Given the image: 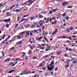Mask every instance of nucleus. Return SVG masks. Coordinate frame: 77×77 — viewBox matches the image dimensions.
I'll list each match as a JSON object with an SVG mask.
<instances>
[{"label":"nucleus","mask_w":77,"mask_h":77,"mask_svg":"<svg viewBox=\"0 0 77 77\" xmlns=\"http://www.w3.org/2000/svg\"><path fill=\"white\" fill-rule=\"evenodd\" d=\"M10 59H11V58H7V61H8V62H9V61L10 60Z\"/></svg>","instance_id":"680f3d73"},{"label":"nucleus","mask_w":77,"mask_h":77,"mask_svg":"<svg viewBox=\"0 0 77 77\" xmlns=\"http://www.w3.org/2000/svg\"><path fill=\"white\" fill-rule=\"evenodd\" d=\"M33 20H34V17H33V16L32 17H31L30 18V20H31V21H32Z\"/></svg>","instance_id":"8fccbe9b"},{"label":"nucleus","mask_w":77,"mask_h":77,"mask_svg":"<svg viewBox=\"0 0 77 77\" xmlns=\"http://www.w3.org/2000/svg\"><path fill=\"white\" fill-rule=\"evenodd\" d=\"M29 15H30V14H28L26 15H24L23 16V18H25V17H28V16H29Z\"/></svg>","instance_id":"c85d7f7f"},{"label":"nucleus","mask_w":77,"mask_h":77,"mask_svg":"<svg viewBox=\"0 0 77 77\" xmlns=\"http://www.w3.org/2000/svg\"><path fill=\"white\" fill-rule=\"evenodd\" d=\"M38 48H41V47H42V46H41V45L38 44Z\"/></svg>","instance_id":"58836bf2"},{"label":"nucleus","mask_w":77,"mask_h":77,"mask_svg":"<svg viewBox=\"0 0 77 77\" xmlns=\"http://www.w3.org/2000/svg\"><path fill=\"white\" fill-rule=\"evenodd\" d=\"M32 31H30V32H29V35L30 36H32L33 35V34L32 33Z\"/></svg>","instance_id":"4c0bfd02"},{"label":"nucleus","mask_w":77,"mask_h":77,"mask_svg":"<svg viewBox=\"0 0 77 77\" xmlns=\"http://www.w3.org/2000/svg\"><path fill=\"white\" fill-rule=\"evenodd\" d=\"M66 12H65L63 14H60V15H61L63 17H65L66 16Z\"/></svg>","instance_id":"bb28decb"},{"label":"nucleus","mask_w":77,"mask_h":77,"mask_svg":"<svg viewBox=\"0 0 77 77\" xmlns=\"http://www.w3.org/2000/svg\"><path fill=\"white\" fill-rule=\"evenodd\" d=\"M43 24H44L43 22L40 20L38 23L37 24L36 27L38 28H41L40 27H42Z\"/></svg>","instance_id":"f257e3e1"},{"label":"nucleus","mask_w":77,"mask_h":77,"mask_svg":"<svg viewBox=\"0 0 77 77\" xmlns=\"http://www.w3.org/2000/svg\"><path fill=\"white\" fill-rule=\"evenodd\" d=\"M35 47H35L34 46H32L31 47H30V48L31 49V50H33L34 48H35Z\"/></svg>","instance_id":"412c9836"},{"label":"nucleus","mask_w":77,"mask_h":77,"mask_svg":"<svg viewBox=\"0 0 77 77\" xmlns=\"http://www.w3.org/2000/svg\"><path fill=\"white\" fill-rule=\"evenodd\" d=\"M56 32H52V35H56Z\"/></svg>","instance_id":"4d7b16f0"},{"label":"nucleus","mask_w":77,"mask_h":77,"mask_svg":"<svg viewBox=\"0 0 77 77\" xmlns=\"http://www.w3.org/2000/svg\"><path fill=\"white\" fill-rule=\"evenodd\" d=\"M15 46H13L12 48L9 49V51L10 52L11 50H15Z\"/></svg>","instance_id":"dca6fc26"},{"label":"nucleus","mask_w":77,"mask_h":77,"mask_svg":"<svg viewBox=\"0 0 77 77\" xmlns=\"http://www.w3.org/2000/svg\"><path fill=\"white\" fill-rule=\"evenodd\" d=\"M66 60H67L66 61H65L64 63H66V64H69V62H70V60L67 59H66Z\"/></svg>","instance_id":"9b49d317"},{"label":"nucleus","mask_w":77,"mask_h":77,"mask_svg":"<svg viewBox=\"0 0 77 77\" xmlns=\"http://www.w3.org/2000/svg\"><path fill=\"white\" fill-rule=\"evenodd\" d=\"M32 51L31 50H29V51L28 52V54H29V55H30V54H32Z\"/></svg>","instance_id":"aec40b11"},{"label":"nucleus","mask_w":77,"mask_h":77,"mask_svg":"<svg viewBox=\"0 0 77 77\" xmlns=\"http://www.w3.org/2000/svg\"><path fill=\"white\" fill-rule=\"evenodd\" d=\"M42 38H43V37L42 36H41L40 37H39L38 38V39H36V40L37 41H39V40H40V39H41Z\"/></svg>","instance_id":"c756f323"},{"label":"nucleus","mask_w":77,"mask_h":77,"mask_svg":"<svg viewBox=\"0 0 77 77\" xmlns=\"http://www.w3.org/2000/svg\"><path fill=\"white\" fill-rule=\"evenodd\" d=\"M29 17H28L27 18V19H25V21L23 23H22V24H24V23H26V21H27L29 19Z\"/></svg>","instance_id":"4be33fe9"},{"label":"nucleus","mask_w":77,"mask_h":77,"mask_svg":"<svg viewBox=\"0 0 77 77\" xmlns=\"http://www.w3.org/2000/svg\"><path fill=\"white\" fill-rule=\"evenodd\" d=\"M29 42L30 44H32L35 43V39L34 38H32V39H29Z\"/></svg>","instance_id":"39448f33"},{"label":"nucleus","mask_w":77,"mask_h":77,"mask_svg":"<svg viewBox=\"0 0 77 77\" xmlns=\"http://www.w3.org/2000/svg\"><path fill=\"white\" fill-rule=\"evenodd\" d=\"M4 21L5 23H8V22H10L11 21V18H9L8 19L4 20Z\"/></svg>","instance_id":"1a4fd4ad"},{"label":"nucleus","mask_w":77,"mask_h":77,"mask_svg":"<svg viewBox=\"0 0 77 77\" xmlns=\"http://www.w3.org/2000/svg\"><path fill=\"white\" fill-rule=\"evenodd\" d=\"M37 32L38 33H41V29H37Z\"/></svg>","instance_id":"7c9ffc66"},{"label":"nucleus","mask_w":77,"mask_h":77,"mask_svg":"<svg viewBox=\"0 0 77 77\" xmlns=\"http://www.w3.org/2000/svg\"><path fill=\"white\" fill-rule=\"evenodd\" d=\"M49 21H50V22H49L50 23H51L52 25H54V23H53V22L52 20L51 19H49Z\"/></svg>","instance_id":"a211bd4d"},{"label":"nucleus","mask_w":77,"mask_h":77,"mask_svg":"<svg viewBox=\"0 0 77 77\" xmlns=\"http://www.w3.org/2000/svg\"><path fill=\"white\" fill-rule=\"evenodd\" d=\"M37 30H34V31H31V32L32 33H35L37 32Z\"/></svg>","instance_id":"cd10ccee"},{"label":"nucleus","mask_w":77,"mask_h":77,"mask_svg":"<svg viewBox=\"0 0 77 77\" xmlns=\"http://www.w3.org/2000/svg\"><path fill=\"white\" fill-rule=\"evenodd\" d=\"M74 64H75L77 63V60H75V61H74L72 62Z\"/></svg>","instance_id":"e433bc0d"},{"label":"nucleus","mask_w":77,"mask_h":77,"mask_svg":"<svg viewBox=\"0 0 77 77\" xmlns=\"http://www.w3.org/2000/svg\"><path fill=\"white\" fill-rule=\"evenodd\" d=\"M24 34H25V37L26 38H28L29 36V32H30V31H25L23 32Z\"/></svg>","instance_id":"f03ea898"},{"label":"nucleus","mask_w":77,"mask_h":77,"mask_svg":"<svg viewBox=\"0 0 77 77\" xmlns=\"http://www.w3.org/2000/svg\"><path fill=\"white\" fill-rule=\"evenodd\" d=\"M25 41V39H22L20 41L18 42H16V44L17 45H21L22 42H23V41Z\"/></svg>","instance_id":"20e7f679"},{"label":"nucleus","mask_w":77,"mask_h":77,"mask_svg":"<svg viewBox=\"0 0 77 77\" xmlns=\"http://www.w3.org/2000/svg\"><path fill=\"white\" fill-rule=\"evenodd\" d=\"M1 3H3L4 6H5L6 4H7V3L6 2H2Z\"/></svg>","instance_id":"37998d69"},{"label":"nucleus","mask_w":77,"mask_h":77,"mask_svg":"<svg viewBox=\"0 0 77 77\" xmlns=\"http://www.w3.org/2000/svg\"><path fill=\"white\" fill-rule=\"evenodd\" d=\"M20 59V58H17L15 59L16 61H17V60H19Z\"/></svg>","instance_id":"774afa93"},{"label":"nucleus","mask_w":77,"mask_h":77,"mask_svg":"<svg viewBox=\"0 0 77 77\" xmlns=\"http://www.w3.org/2000/svg\"><path fill=\"white\" fill-rule=\"evenodd\" d=\"M38 19H40V20H42L44 18V16L41 15V14H38Z\"/></svg>","instance_id":"6e6552de"},{"label":"nucleus","mask_w":77,"mask_h":77,"mask_svg":"<svg viewBox=\"0 0 77 77\" xmlns=\"http://www.w3.org/2000/svg\"><path fill=\"white\" fill-rule=\"evenodd\" d=\"M51 58H52V59H53V60H52V61H54V57H54V56H51Z\"/></svg>","instance_id":"72a5a7b5"},{"label":"nucleus","mask_w":77,"mask_h":77,"mask_svg":"<svg viewBox=\"0 0 77 77\" xmlns=\"http://www.w3.org/2000/svg\"><path fill=\"white\" fill-rule=\"evenodd\" d=\"M56 30L55 31H53L54 32H55V33H57V31H58V29L56 28Z\"/></svg>","instance_id":"c9c22d12"},{"label":"nucleus","mask_w":77,"mask_h":77,"mask_svg":"<svg viewBox=\"0 0 77 77\" xmlns=\"http://www.w3.org/2000/svg\"><path fill=\"white\" fill-rule=\"evenodd\" d=\"M51 63L52 64V65H53L54 63V61H52L51 62Z\"/></svg>","instance_id":"bf43d9fd"},{"label":"nucleus","mask_w":77,"mask_h":77,"mask_svg":"<svg viewBox=\"0 0 77 77\" xmlns=\"http://www.w3.org/2000/svg\"><path fill=\"white\" fill-rule=\"evenodd\" d=\"M68 77H73V76L72 75L71 73H70L68 75Z\"/></svg>","instance_id":"f704fd0d"},{"label":"nucleus","mask_w":77,"mask_h":77,"mask_svg":"<svg viewBox=\"0 0 77 77\" xmlns=\"http://www.w3.org/2000/svg\"><path fill=\"white\" fill-rule=\"evenodd\" d=\"M20 36L21 38V39L23 38H24V32L20 33Z\"/></svg>","instance_id":"0eeeda50"},{"label":"nucleus","mask_w":77,"mask_h":77,"mask_svg":"<svg viewBox=\"0 0 77 77\" xmlns=\"http://www.w3.org/2000/svg\"><path fill=\"white\" fill-rule=\"evenodd\" d=\"M72 38H77V37L75 35H72Z\"/></svg>","instance_id":"a18cd8bd"},{"label":"nucleus","mask_w":77,"mask_h":77,"mask_svg":"<svg viewBox=\"0 0 77 77\" xmlns=\"http://www.w3.org/2000/svg\"><path fill=\"white\" fill-rule=\"evenodd\" d=\"M68 3H69L68 2L65 1L64 2H63L62 4L63 5V6L64 7L65 6H66V5H68Z\"/></svg>","instance_id":"423d86ee"},{"label":"nucleus","mask_w":77,"mask_h":77,"mask_svg":"<svg viewBox=\"0 0 77 77\" xmlns=\"http://www.w3.org/2000/svg\"><path fill=\"white\" fill-rule=\"evenodd\" d=\"M69 47H66V51H67L68 50Z\"/></svg>","instance_id":"13d9d810"},{"label":"nucleus","mask_w":77,"mask_h":77,"mask_svg":"<svg viewBox=\"0 0 77 77\" xmlns=\"http://www.w3.org/2000/svg\"><path fill=\"white\" fill-rule=\"evenodd\" d=\"M51 49L48 48H46L45 49V51L46 52H47V51H49L50 50H51Z\"/></svg>","instance_id":"f3484780"},{"label":"nucleus","mask_w":77,"mask_h":77,"mask_svg":"<svg viewBox=\"0 0 77 77\" xmlns=\"http://www.w3.org/2000/svg\"><path fill=\"white\" fill-rule=\"evenodd\" d=\"M45 25H43V26L42 27V29L43 30L45 29Z\"/></svg>","instance_id":"09e8293b"},{"label":"nucleus","mask_w":77,"mask_h":77,"mask_svg":"<svg viewBox=\"0 0 77 77\" xmlns=\"http://www.w3.org/2000/svg\"><path fill=\"white\" fill-rule=\"evenodd\" d=\"M69 64H67L65 66V68L66 69H67V68L69 67Z\"/></svg>","instance_id":"473e14b6"},{"label":"nucleus","mask_w":77,"mask_h":77,"mask_svg":"<svg viewBox=\"0 0 77 77\" xmlns=\"http://www.w3.org/2000/svg\"><path fill=\"white\" fill-rule=\"evenodd\" d=\"M64 18H65V19H66V20L67 21H68V19H69V17L67 16L66 18L65 17Z\"/></svg>","instance_id":"603ef678"},{"label":"nucleus","mask_w":77,"mask_h":77,"mask_svg":"<svg viewBox=\"0 0 77 77\" xmlns=\"http://www.w3.org/2000/svg\"><path fill=\"white\" fill-rule=\"evenodd\" d=\"M51 20H54H54H56V18L55 17H53L52 18H51Z\"/></svg>","instance_id":"ea45409f"},{"label":"nucleus","mask_w":77,"mask_h":77,"mask_svg":"<svg viewBox=\"0 0 77 77\" xmlns=\"http://www.w3.org/2000/svg\"><path fill=\"white\" fill-rule=\"evenodd\" d=\"M11 61H14V62H15V61H16L15 58H13L11 60Z\"/></svg>","instance_id":"3c124183"},{"label":"nucleus","mask_w":77,"mask_h":77,"mask_svg":"<svg viewBox=\"0 0 77 77\" xmlns=\"http://www.w3.org/2000/svg\"><path fill=\"white\" fill-rule=\"evenodd\" d=\"M58 69V68L57 67L55 69V71H57V70Z\"/></svg>","instance_id":"338daca9"},{"label":"nucleus","mask_w":77,"mask_h":77,"mask_svg":"<svg viewBox=\"0 0 77 77\" xmlns=\"http://www.w3.org/2000/svg\"><path fill=\"white\" fill-rule=\"evenodd\" d=\"M44 38L45 41H46L47 42H49V41H48V39L46 38L45 37H44Z\"/></svg>","instance_id":"b1692460"},{"label":"nucleus","mask_w":77,"mask_h":77,"mask_svg":"<svg viewBox=\"0 0 77 77\" xmlns=\"http://www.w3.org/2000/svg\"><path fill=\"white\" fill-rule=\"evenodd\" d=\"M8 72V70H7L6 71H5L4 72L2 73V75H5L6 73Z\"/></svg>","instance_id":"6ab92c4d"},{"label":"nucleus","mask_w":77,"mask_h":77,"mask_svg":"<svg viewBox=\"0 0 77 77\" xmlns=\"http://www.w3.org/2000/svg\"><path fill=\"white\" fill-rule=\"evenodd\" d=\"M50 12L48 13V14H51L53 13V11H49Z\"/></svg>","instance_id":"de8ad7c7"},{"label":"nucleus","mask_w":77,"mask_h":77,"mask_svg":"<svg viewBox=\"0 0 77 77\" xmlns=\"http://www.w3.org/2000/svg\"><path fill=\"white\" fill-rule=\"evenodd\" d=\"M16 39H17L16 38H15V39L13 38H12L11 40L9 41V42H10V43H11V42H14V41H15Z\"/></svg>","instance_id":"f8f14e48"},{"label":"nucleus","mask_w":77,"mask_h":77,"mask_svg":"<svg viewBox=\"0 0 77 77\" xmlns=\"http://www.w3.org/2000/svg\"><path fill=\"white\" fill-rule=\"evenodd\" d=\"M11 14H12L11 13L8 14V15H7V17H9V16H11Z\"/></svg>","instance_id":"69168bd1"},{"label":"nucleus","mask_w":77,"mask_h":77,"mask_svg":"<svg viewBox=\"0 0 77 77\" xmlns=\"http://www.w3.org/2000/svg\"><path fill=\"white\" fill-rule=\"evenodd\" d=\"M41 22H42L44 24V23H45V21L44 20V19H43L42 20H40Z\"/></svg>","instance_id":"49530a36"},{"label":"nucleus","mask_w":77,"mask_h":77,"mask_svg":"<svg viewBox=\"0 0 77 77\" xmlns=\"http://www.w3.org/2000/svg\"><path fill=\"white\" fill-rule=\"evenodd\" d=\"M27 10H28V8L27 7L26 9H23V12H24V11H27Z\"/></svg>","instance_id":"c03bdc74"},{"label":"nucleus","mask_w":77,"mask_h":77,"mask_svg":"<svg viewBox=\"0 0 77 77\" xmlns=\"http://www.w3.org/2000/svg\"><path fill=\"white\" fill-rule=\"evenodd\" d=\"M20 11V9H16V12H19V11Z\"/></svg>","instance_id":"0e129e2a"},{"label":"nucleus","mask_w":77,"mask_h":77,"mask_svg":"<svg viewBox=\"0 0 77 77\" xmlns=\"http://www.w3.org/2000/svg\"><path fill=\"white\" fill-rule=\"evenodd\" d=\"M68 50L69 51H73L72 50H71V48H69V49Z\"/></svg>","instance_id":"e2e57ef3"},{"label":"nucleus","mask_w":77,"mask_h":77,"mask_svg":"<svg viewBox=\"0 0 77 77\" xmlns=\"http://www.w3.org/2000/svg\"><path fill=\"white\" fill-rule=\"evenodd\" d=\"M26 72V73L25 74L26 75L29 74H31V72H30V71L27 70Z\"/></svg>","instance_id":"393cba45"},{"label":"nucleus","mask_w":77,"mask_h":77,"mask_svg":"<svg viewBox=\"0 0 77 77\" xmlns=\"http://www.w3.org/2000/svg\"><path fill=\"white\" fill-rule=\"evenodd\" d=\"M57 20H56L53 23H54V24H56V23H57Z\"/></svg>","instance_id":"052dcab7"},{"label":"nucleus","mask_w":77,"mask_h":77,"mask_svg":"<svg viewBox=\"0 0 77 77\" xmlns=\"http://www.w3.org/2000/svg\"><path fill=\"white\" fill-rule=\"evenodd\" d=\"M9 26H10V24H7L6 25V28H8V27H9Z\"/></svg>","instance_id":"79ce46f5"},{"label":"nucleus","mask_w":77,"mask_h":77,"mask_svg":"<svg viewBox=\"0 0 77 77\" xmlns=\"http://www.w3.org/2000/svg\"><path fill=\"white\" fill-rule=\"evenodd\" d=\"M39 77V75H38L37 74H35V75L34 76V77Z\"/></svg>","instance_id":"a19ab883"},{"label":"nucleus","mask_w":77,"mask_h":77,"mask_svg":"<svg viewBox=\"0 0 77 77\" xmlns=\"http://www.w3.org/2000/svg\"><path fill=\"white\" fill-rule=\"evenodd\" d=\"M54 66H55V65L53 66L52 67H50V65H48L47 66L48 67V69L49 71H50L51 72V70L52 71L54 69Z\"/></svg>","instance_id":"7ed1b4c3"},{"label":"nucleus","mask_w":77,"mask_h":77,"mask_svg":"<svg viewBox=\"0 0 77 77\" xmlns=\"http://www.w3.org/2000/svg\"><path fill=\"white\" fill-rule=\"evenodd\" d=\"M36 0H30V1L31 2H32V3H33V2H35Z\"/></svg>","instance_id":"5fc2aeb1"},{"label":"nucleus","mask_w":77,"mask_h":77,"mask_svg":"<svg viewBox=\"0 0 77 77\" xmlns=\"http://www.w3.org/2000/svg\"><path fill=\"white\" fill-rule=\"evenodd\" d=\"M46 20L45 21V22L46 24H47V23H48L50 21V18L49 17L47 18Z\"/></svg>","instance_id":"4468645a"},{"label":"nucleus","mask_w":77,"mask_h":77,"mask_svg":"<svg viewBox=\"0 0 77 77\" xmlns=\"http://www.w3.org/2000/svg\"><path fill=\"white\" fill-rule=\"evenodd\" d=\"M48 56H49V55L48 54L46 55L43 56V58L46 59V58H47V57H48Z\"/></svg>","instance_id":"a878e982"},{"label":"nucleus","mask_w":77,"mask_h":77,"mask_svg":"<svg viewBox=\"0 0 77 77\" xmlns=\"http://www.w3.org/2000/svg\"><path fill=\"white\" fill-rule=\"evenodd\" d=\"M17 7H18V4H16V7L14 9H16V8H17Z\"/></svg>","instance_id":"6e6d98bb"},{"label":"nucleus","mask_w":77,"mask_h":77,"mask_svg":"<svg viewBox=\"0 0 77 77\" xmlns=\"http://www.w3.org/2000/svg\"><path fill=\"white\" fill-rule=\"evenodd\" d=\"M60 27H61L62 29H64V30L65 29V27H64L63 25H61Z\"/></svg>","instance_id":"2f4dec72"},{"label":"nucleus","mask_w":77,"mask_h":77,"mask_svg":"<svg viewBox=\"0 0 77 77\" xmlns=\"http://www.w3.org/2000/svg\"><path fill=\"white\" fill-rule=\"evenodd\" d=\"M16 36L17 37V38H16V39H21V38L20 36V35H16Z\"/></svg>","instance_id":"2eb2a0df"},{"label":"nucleus","mask_w":77,"mask_h":77,"mask_svg":"<svg viewBox=\"0 0 77 77\" xmlns=\"http://www.w3.org/2000/svg\"><path fill=\"white\" fill-rule=\"evenodd\" d=\"M24 57H26V53H23L22 55V58H24Z\"/></svg>","instance_id":"5701e85b"},{"label":"nucleus","mask_w":77,"mask_h":77,"mask_svg":"<svg viewBox=\"0 0 77 77\" xmlns=\"http://www.w3.org/2000/svg\"><path fill=\"white\" fill-rule=\"evenodd\" d=\"M28 2L27 3V5L28 6H30L32 4V2H31L30 0H29V1H27Z\"/></svg>","instance_id":"9d476101"},{"label":"nucleus","mask_w":77,"mask_h":77,"mask_svg":"<svg viewBox=\"0 0 77 77\" xmlns=\"http://www.w3.org/2000/svg\"><path fill=\"white\" fill-rule=\"evenodd\" d=\"M27 2H28L27 1H26L25 2L23 3L24 5H27Z\"/></svg>","instance_id":"864d4df0"},{"label":"nucleus","mask_w":77,"mask_h":77,"mask_svg":"<svg viewBox=\"0 0 77 77\" xmlns=\"http://www.w3.org/2000/svg\"><path fill=\"white\" fill-rule=\"evenodd\" d=\"M38 14H37L35 16H33L34 17V20H35V19H37V18H38Z\"/></svg>","instance_id":"ddd939ff"}]
</instances>
